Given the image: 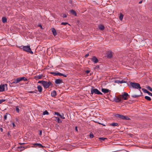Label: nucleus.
Segmentation results:
<instances>
[{
	"label": "nucleus",
	"instance_id": "ea45409f",
	"mask_svg": "<svg viewBox=\"0 0 152 152\" xmlns=\"http://www.w3.org/2000/svg\"><path fill=\"white\" fill-rule=\"evenodd\" d=\"M60 114V113H58V112H55L54 113V115H57L58 116H59V114Z\"/></svg>",
	"mask_w": 152,
	"mask_h": 152
},
{
	"label": "nucleus",
	"instance_id": "473e14b6",
	"mask_svg": "<svg viewBox=\"0 0 152 152\" xmlns=\"http://www.w3.org/2000/svg\"><path fill=\"white\" fill-rule=\"evenodd\" d=\"M62 25H66L67 24H68L69 25H70V24L66 22H62L61 23Z\"/></svg>",
	"mask_w": 152,
	"mask_h": 152
},
{
	"label": "nucleus",
	"instance_id": "f257e3e1",
	"mask_svg": "<svg viewBox=\"0 0 152 152\" xmlns=\"http://www.w3.org/2000/svg\"><path fill=\"white\" fill-rule=\"evenodd\" d=\"M18 48L22 49L23 51L29 52L31 54L33 53V52L32 51L30 46H22L19 47Z\"/></svg>",
	"mask_w": 152,
	"mask_h": 152
},
{
	"label": "nucleus",
	"instance_id": "1a4fd4ad",
	"mask_svg": "<svg viewBox=\"0 0 152 152\" xmlns=\"http://www.w3.org/2000/svg\"><path fill=\"white\" fill-rule=\"evenodd\" d=\"M43 76L42 74L40 75H36L34 77V78L37 80L38 79H40L42 78L43 77Z\"/></svg>",
	"mask_w": 152,
	"mask_h": 152
},
{
	"label": "nucleus",
	"instance_id": "5701e85b",
	"mask_svg": "<svg viewBox=\"0 0 152 152\" xmlns=\"http://www.w3.org/2000/svg\"><path fill=\"white\" fill-rule=\"evenodd\" d=\"M37 89H38V91L40 92H41L42 91V87H41V86H37Z\"/></svg>",
	"mask_w": 152,
	"mask_h": 152
},
{
	"label": "nucleus",
	"instance_id": "b1692460",
	"mask_svg": "<svg viewBox=\"0 0 152 152\" xmlns=\"http://www.w3.org/2000/svg\"><path fill=\"white\" fill-rule=\"evenodd\" d=\"M56 119V120L57 121L58 123H61L62 122V121L58 117H55Z\"/></svg>",
	"mask_w": 152,
	"mask_h": 152
},
{
	"label": "nucleus",
	"instance_id": "c03bdc74",
	"mask_svg": "<svg viewBox=\"0 0 152 152\" xmlns=\"http://www.w3.org/2000/svg\"><path fill=\"white\" fill-rule=\"evenodd\" d=\"M138 96L137 95H133L132 96V97H133L136 98Z\"/></svg>",
	"mask_w": 152,
	"mask_h": 152
},
{
	"label": "nucleus",
	"instance_id": "37998d69",
	"mask_svg": "<svg viewBox=\"0 0 152 152\" xmlns=\"http://www.w3.org/2000/svg\"><path fill=\"white\" fill-rule=\"evenodd\" d=\"M36 91H29L28 92L29 93H36Z\"/></svg>",
	"mask_w": 152,
	"mask_h": 152
},
{
	"label": "nucleus",
	"instance_id": "3c124183",
	"mask_svg": "<svg viewBox=\"0 0 152 152\" xmlns=\"http://www.w3.org/2000/svg\"><path fill=\"white\" fill-rule=\"evenodd\" d=\"M0 130L1 132H3V129L2 128H0Z\"/></svg>",
	"mask_w": 152,
	"mask_h": 152
},
{
	"label": "nucleus",
	"instance_id": "f704fd0d",
	"mask_svg": "<svg viewBox=\"0 0 152 152\" xmlns=\"http://www.w3.org/2000/svg\"><path fill=\"white\" fill-rule=\"evenodd\" d=\"M16 110L17 113H19L20 111V110L19 108L17 106L16 108Z\"/></svg>",
	"mask_w": 152,
	"mask_h": 152
},
{
	"label": "nucleus",
	"instance_id": "6ab92c4d",
	"mask_svg": "<svg viewBox=\"0 0 152 152\" xmlns=\"http://www.w3.org/2000/svg\"><path fill=\"white\" fill-rule=\"evenodd\" d=\"M19 79V80H20V82L22 80H24V81H27L28 79L26 78L25 77H19L18 78Z\"/></svg>",
	"mask_w": 152,
	"mask_h": 152
},
{
	"label": "nucleus",
	"instance_id": "cd10ccee",
	"mask_svg": "<svg viewBox=\"0 0 152 152\" xmlns=\"http://www.w3.org/2000/svg\"><path fill=\"white\" fill-rule=\"evenodd\" d=\"M34 145H37L39 146V147L40 148H43V146L40 143H36L34 144Z\"/></svg>",
	"mask_w": 152,
	"mask_h": 152
},
{
	"label": "nucleus",
	"instance_id": "2f4dec72",
	"mask_svg": "<svg viewBox=\"0 0 152 152\" xmlns=\"http://www.w3.org/2000/svg\"><path fill=\"white\" fill-rule=\"evenodd\" d=\"M9 115V114H8L7 113H6L5 114V115H4V120H6L7 118V115Z\"/></svg>",
	"mask_w": 152,
	"mask_h": 152
},
{
	"label": "nucleus",
	"instance_id": "a878e982",
	"mask_svg": "<svg viewBox=\"0 0 152 152\" xmlns=\"http://www.w3.org/2000/svg\"><path fill=\"white\" fill-rule=\"evenodd\" d=\"M124 15L121 13H120L119 16V18L120 20H122L123 18Z\"/></svg>",
	"mask_w": 152,
	"mask_h": 152
},
{
	"label": "nucleus",
	"instance_id": "423d86ee",
	"mask_svg": "<svg viewBox=\"0 0 152 152\" xmlns=\"http://www.w3.org/2000/svg\"><path fill=\"white\" fill-rule=\"evenodd\" d=\"M7 84H1L0 85V92L3 91L5 90V88L7 89Z\"/></svg>",
	"mask_w": 152,
	"mask_h": 152
},
{
	"label": "nucleus",
	"instance_id": "9d476101",
	"mask_svg": "<svg viewBox=\"0 0 152 152\" xmlns=\"http://www.w3.org/2000/svg\"><path fill=\"white\" fill-rule=\"evenodd\" d=\"M91 60L95 63L98 62V60L95 56H93L91 59Z\"/></svg>",
	"mask_w": 152,
	"mask_h": 152
},
{
	"label": "nucleus",
	"instance_id": "dca6fc26",
	"mask_svg": "<svg viewBox=\"0 0 152 152\" xmlns=\"http://www.w3.org/2000/svg\"><path fill=\"white\" fill-rule=\"evenodd\" d=\"M20 82V80L18 78H17L15 80H14L10 83L12 84L13 83H17Z\"/></svg>",
	"mask_w": 152,
	"mask_h": 152
},
{
	"label": "nucleus",
	"instance_id": "412c9836",
	"mask_svg": "<svg viewBox=\"0 0 152 152\" xmlns=\"http://www.w3.org/2000/svg\"><path fill=\"white\" fill-rule=\"evenodd\" d=\"M51 96L53 97H55L56 95V92L55 91H53L51 93Z\"/></svg>",
	"mask_w": 152,
	"mask_h": 152
},
{
	"label": "nucleus",
	"instance_id": "20e7f679",
	"mask_svg": "<svg viewBox=\"0 0 152 152\" xmlns=\"http://www.w3.org/2000/svg\"><path fill=\"white\" fill-rule=\"evenodd\" d=\"M130 85L133 88L140 89L141 88L140 85L137 83L131 82Z\"/></svg>",
	"mask_w": 152,
	"mask_h": 152
},
{
	"label": "nucleus",
	"instance_id": "603ef678",
	"mask_svg": "<svg viewBox=\"0 0 152 152\" xmlns=\"http://www.w3.org/2000/svg\"><path fill=\"white\" fill-rule=\"evenodd\" d=\"M142 2V1H141L139 2V4H141Z\"/></svg>",
	"mask_w": 152,
	"mask_h": 152
},
{
	"label": "nucleus",
	"instance_id": "f3484780",
	"mask_svg": "<svg viewBox=\"0 0 152 152\" xmlns=\"http://www.w3.org/2000/svg\"><path fill=\"white\" fill-rule=\"evenodd\" d=\"M52 32L53 33V35L54 36H55L57 35V34L55 28H52Z\"/></svg>",
	"mask_w": 152,
	"mask_h": 152
},
{
	"label": "nucleus",
	"instance_id": "ddd939ff",
	"mask_svg": "<svg viewBox=\"0 0 152 152\" xmlns=\"http://www.w3.org/2000/svg\"><path fill=\"white\" fill-rule=\"evenodd\" d=\"M51 74L53 75L54 76L59 75L61 76L62 75V74L59 72H51Z\"/></svg>",
	"mask_w": 152,
	"mask_h": 152
},
{
	"label": "nucleus",
	"instance_id": "39448f33",
	"mask_svg": "<svg viewBox=\"0 0 152 152\" xmlns=\"http://www.w3.org/2000/svg\"><path fill=\"white\" fill-rule=\"evenodd\" d=\"M129 96L128 93L124 92L123 94L120 95V96L122 97V99L124 100L127 99V97Z\"/></svg>",
	"mask_w": 152,
	"mask_h": 152
},
{
	"label": "nucleus",
	"instance_id": "de8ad7c7",
	"mask_svg": "<svg viewBox=\"0 0 152 152\" xmlns=\"http://www.w3.org/2000/svg\"><path fill=\"white\" fill-rule=\"evenodd\" d=\"M42 134V131H39V134L40 135H41Z\"/></svg>",
	"mask_w": 152,
	"mask_h": 152
},
{
	"label": "nucleus",
	"instance_id": "7ed1b4c3",
	"mask_svg": "<svg viewBox=\"0 0 152 152\" xmlns=\"http://www.w3.org/2000/svg\"><path fill=\"white\" fill-rule=\"evenodd\" d=\"M94 94L99 95H102V93L99 91L97 89L94 88V87L92 86L91 89V94L93 95Z\"/></svg>",
	"mask_w": 152,
	"mask_h": 152
},
{
	"label": "nucleus",
	"instance_id": "6e6552de",
	"mask_svg": "<svg viewBox=\"0 0 152 152\" xmlns=\"http://www.w3.org/2000/svg\"><path fill=\"white\" fill-rule=\"evenodd\" d=\"M62 83V80L61 79H57L55 81V83L57 84H59Z\"/></svg>",
	"mask_w": 152,
	"mask_h": 152
},
{
	"label": "nucleus",
	"instance_id": "393cba45",
	"mask_svg": "<svg viewBox=\"0 0 152 152\" xmlns=\"http://www.w3.org/2000/svg\"><path fill=\"white\" fill-rule=\"evenodd\" d=\"M110 126H118V124L117 123H113L110 124Z\"/></svg>",
	"mask_w": 152,
	"mask_h": 152
},
{
	"label": "nucleus",
	"instance_id": "4be33fe9",
	"mask_svg": "<svg viewBox=\"0 0 152 152\" xmlns=\"http://www.w3.org/2000/svg\"><path fill=\"white\" fill-rule=\"evenodd\" d=\"M70 12L71 14L75 16H77V14L75 11L73 10H71L70 11Z\"/></svg>",
	"mask_w": 152,
	"mask_h": 152
},
{
	"label": "nucleus",
	"instance_id": "4d7b16f0",
	"mask_svg": "<svg viewBox=\"0 0 152 152\" xmlns=\"http://www.w3.org/2000/svg\"><path fill=\"white\" fill-rule=\"evenodd\" d=\"M40 27H41V28L42 27V26H40Z\"/></svg>",
	"mask_w": 152,
	"mask_h": 152
},
{
	"label": "nucleus",
	"instance_id": "58836bf2",
	"mask_svg": "<svg viewBox=\"0 0 152 152\" xmlns=\"http://www.w3.org/2000/svg\"><path fill=\"white\" fill-rule=\"evenodd\" d=\"M5 101V99H0V104Z\"/></svg>",
	"mask_w": 152,
	"mask_h": 152
},
{
	"label": "nucleus",
	"instance_id": "72a5a7b5",
	"mask_svg": "<svg viewBox=\"0 0 152 152\" xmlns=\"http://www.w3.org/2000/svg\"><path fill=\"white\" fill-rule=\"evenodd\" d=\"M146 88L151 91L152 92V88L151 87L149 86H148L146 87Z\"/></svg>",
	"mask_w": 152,
	"mask_h": 152
},
{
	"label": "nucleus",
	"instance_id": "c756f323",
	"mask_svg": "<svg viewBox=\"0 0 152 152\" xmlns=\"http://www.w3.org/2000/svg\"><path fill=\"white\" fill-rule=\"evenodd\" d=\"M61 118L62 119H64L65 117H64V115L63 114H59V115Z\"/></svg>",
	"mask_w": 152,
	"mask_h": 152
},
{
	"label": "nucleus",
	"instance_id": "864d4df0",
	"mask_svg": "<svg viewBox=\"0 0 152 152\" xmlns=\"http://www.w3.org/2000/svg\"><path fill=\"white\" fill-rule=\"evenodd\" d=\"M101 124L102 125L104 126H105V125L103 124Z\"/></svg>",
	"mask_w": 152,
	"mask_h": 152
},
{
	"label": "nucleus",
	"instance_id": "a19ab883",
	"mask_svg": "<svg viewBox=\"0 0 152 152\" xmlns=\"http://www.w3.org/2000/svg\"><path fill=\"white\" fill-rule=\"evenodd\" d=\"M11 125L13 127H15V125L14 123L13 122H12L11 123Z\"/></svg>",
	"mask_w": 152,
	"mask_h": 152
},
{
	"label": "nucleus",
	"instance_id": "c9c22d12",
	"mask_svg": "<svg viewBox=\"0 0 152 152\" xmlns=\"http://www.w3.org/2000/svg\"><path fill=\"white\" fill-rule=\"evenodd\" d=\"M44 80H40L38 82V83L42 84L43 85V83H44Z\"/></svg>",
	"mask_w": 152,
	"mask_h": 152
},
{
	"label": "nucleus",
	"instance_id": "e433bc0d",
	"mask_svg": "<svg viewBox=\"0 0 152 152\" xmlns=\"http://www.w3.org/2000/svg\"><path fill=\"white\" fill-rule=\"evenodd\" d=\"M107 139L106 138H104V137H100L99 138V140H101L102 141H104L105 140Z\"/></svg>",
	"mask_w": 152,
	"mask_h": 152
},
{
	"label": "nucleus",
	"instance_id": "9b49d317",
	"mask_svg": "<svg viewBox=\"0 0 152 152\" xmlns=\"http://www.w3.org/2000/svg\"><path fill=\"white\" fill-rule=\"evenodd\" d=\"M107 58H111L112 56V52L111 51H108L107 53Z\"/></svg>",
	"mask_w": 152,
	"mask_h": 152
},
{
	"label": "nucleus",
	"instance_id": "4c0bfd02",
	"mask_svg": "<svg viewBox=\"0 0 152 152\" xmlns=\"http://www.w3.org/2000/svg\"><path fill=\"white\" fill-rule=\"evenodd\" d=\"M89 136H90V138H92L93 137H94V135L92 134L91 133L90 134Z\"/></svg>",
	"mask_w": 152,
	"mask_h": 152
},
{
	"label": "nucleus",
	"instance_id": "8fccbe9b",
	"mask_svg": "<svg viewBox=\"0 0 152 152\" xmlns=\"http://www.w3.org/2000/svg\"><path fill=\"white\" fill-rule=\"evenodd\" d=\"M88 55H89V54H86L85 56V57H86V58L88 56Z\"/></svg>",
	"mask_w": 152,
	"mask_h": 152
},
{
	"label": "nucleus",
	"instance_id": "0eeeda50",
	"mask_svg": "<svg viewBox=\"0 0 152 152\" xmlns=\"http://www.w3.org/2000/svg\"><path fill=\"white\" fill-rule=\"evenodd\" d=\"M121 97L119 95V96H115L114 98V101L116 102H119L121 101Z\"/></svg>",
	"mask_w": 152,
	"mask_h": 152
},
{
	"label": "nucleus",
	"instance_id": "5fc2aeb1",
	"mask_svg": "<svg viewBox=\"0 0 152 152\" xmlns=\"http://www.w3.org/2000/svg\"><path fill=\"white\" fill-rule=\"evenodd\" d=\"M88 72H89V71H87V73H88Z\"/></svg>",
	"mask_w": 152,
	"mask_h": 152
},
{
	"label": "nucleus",
	"instance_id": "09e8293b",
	"mask_svg": "<svg viewBox=\"0 0 152 152\" xmlns=\"http://www.w3.org/2000/svg\"><path fill=\"white\" fill-rule=\"evenodd\" d=\"M75 129L77 132L78 131L77 128V126H76L75 127Z\"/></svg>",
	"mask_w": 152,
	"mask_h": 152
},
{
	"label": "nucleus",
	"instance_id": "2eb2a0df",
	"mask_svg": "<svg viewBox=\"0 0 152 152\" xmlns=\"http://www.w3.org/2000/svg\"><path fill=\"white\" fill-rule=\"evenodd\" d=\"M143 91H144V92L145 93H147V94H148L150 96H152V93L149 92V91H147L146 89H143Z\"/></svg>",
	"mask_w": 152,
	"mask_h": 152
},
{
	"label": "nucleus",
	"instance_id": "f8f14e48",
	"mask_svg": "<svg viewBox=\"0 0 152 152\" xmlns=\"http://www.w3.org/2000/svg\"><path fill=\"white\" fill-rule=\"evenodd\" d=\"M102 91L103 93L106 94L107 93L109 92H110V91L108 89L102 88Z\"/></svg>",
	"mask_w": 152,
	"mask_h": 152
},
{
	"label": "nucleus",
	"instance_id": "a211bd4d",
	"mask_svg": "<svg viewBox=\"0 0 152 152\" xmlns=\"http://www.w3.org/2000/svg\"><path fill=\"white\" fill-rule=\"evenodd\" d=\"M120 118L123 120H129V118L128 117H126V116H124L122 115H121V116Z\"/></svg>",
	"mask_w": 152,
	"mask_h": 152
},
{
	"label": "nucleus",
	"instance_id": "7c9ffc66",
	"mask_svg": "<svg viewBox=\"0 0 152 152\" xmlns=\"http://www.w3.org/2000/svg\"><path fill=\"white\" fill-rule=\"evenodd\" d=\"M49 113H48V112L47 110H45V111H44L43 113V115H49Z\"/></svg>",
	"mask_w": 152,
	"mask_h": 152
},
{
	"label": "nucleus",
	"instance_id": "4468645a",
	"mask_svg": "<svg viewBox=\"0 0 152 152\" xmlns=\"http://www.w3.org/2000/svg\"><path fill=\"white\" fill-rule=\"evenodd\" d=\"M115 83H126V82L125 81L121 80H116L115 81Z\"/></svg>",
	"mask_w": 152,
	"mask_h": 152
},
{
	"label": "nucleus",
	"instance_id": "aec40b11",
	"mask_svg": "<svg viewBox=\"0 0 152 152\" xmlns=\"http://www.w3.org/2000/svg\"><path fill=\"white\" fill-rule=\"evenodd\" d=\"M98 28L99 29L103 30L104 28V27L103 25L100 24Z\"/></svg>",
	"mask_w": 152,
	"mask_h": 152
},
{
	"label": "nucleus",
	"instance_id": "6e6d98bb",
	"mask_svg": "<svg viewBox=\"0 0 152 152\" xmlns=\"http://www.w3.org/2000/svg\"><path fill=\"white\" fill-rule=\"evenodd\" d=\"M40 27H41V28L42 27V26H40Z\"/></svg>",
	"mask_w": 152,
	"mask_h": 152
},
{
	"label": "nucleus",
	"instance_id": "49530a36",
	"mask_svg": "<svg viewBox=\"0 0 152 152\" xmlns=\"http://www.w3.org/2000/svg\"><path fill=\"white\" fill-rule=\"evenodd\" d=\"M62 76H63L64 77H66L67 76V75L63 74H62Z\"/></svg>",
	"mask_w": 152,
	"mask_h": 152
},
{
	"label": "nucleus",
	"instance_id": "79ce46f5",
	"mask_svg": "<svg viewBox=\"0 0 152 152\" xmlns=\"http://www.w3.org/2000/svg\"><path fill=\"white\" fill-rule=\"evenodd\" d=\"M121 115L120 114H117L116 115V116L117 117L120 118L121 116Z\"/></svg>",
	"mask_w": 152,
	"mask_h": 152
},
{
	"label": "nucleus",
	"instance_id": "c85d7f7f",
	"mask_svg": "<svg viewBox=\"0 0 152 152\" xmlns=\"http://www.w3.org/2000/svg\"><path fill=\"white\" fill-rule=\"evenodd\" d=\"M145 98L148 101H151V98L149 96H145Z\"/></svg>",
	"mask_w": 152,
	"mask_h": 152
},
{
	"label": "nucleus",
	"instance_id": "f03ea898",
	"mask_svg": "<svg viewBox=\"0 0 152 152\" xmlns=\"http://www.w3.org/2000/svg\"><path fill=\"white\" fill-rule=\"evenodd\" d=\"M42 86L45 89H47L49 88L50 86H51V87H52L53 85L52 82L50 81H45Z\"/></svg>",
	"mask_w": 152,
	"mask_h": 152
},
{
	"label": "nucleus",
	"instance_id": "a18cd8bd",
	"mask_svg": "<svg viewBox=\"0 0 152 152\" xmlns=\"http://www.w3.org/2000/svg\"><path fill=\"white\" fill-rule=\"evenodd\" d=\"M63 18H66L67 17V15L66 14H63Z\"/></svg>",
	"mask_w": 152,
	"mask_h": 152
},
{
	"label": "nucleus",
	"instance_id": "bb28decb",
	"mask_svg": "<svg viewBox=\"0 0 152 152\" xmlns=\"http://www.w3.org/2000/svg\"><path fill=\"white\" fill-rule=\"evenodd\" d=\"M2 22L4 23L7 22V19L5 17H3L2 18Z\"/></svg>",
	"mask_w": 152,
	"mask_h": 152
}]
</instances>
